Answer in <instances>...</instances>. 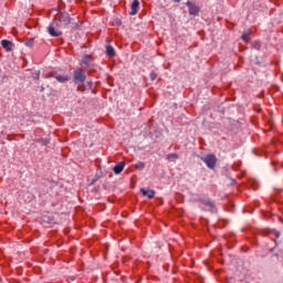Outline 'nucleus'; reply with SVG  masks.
<instances>
[{"label": "nucleus", "mask_w": 283, "mask_h": 283, "mask_svg": "<svg viewBox=\"0 0 283 283\" xmlns=\"http://www.w3.org/2000/svg\"><path fill=\"white\" fill-rule=\"evenodd\" d=\"M70 23H72L73 30H78L80 28L78 22H72V18L70 17V13L59 11L53 22H51V24L48 28V32L50 36H62L63 32L59 31L57 28H67Z\"/></svg>", "instance_id": "obj_1"}, {"label": "nucleus", "mask_w": 283, "mask_h": 283, "mask_svg": "<svg viewBox=\"0 0 283 283\" xmlns=\"http://www.w3.org/2000/svg\"><path fill=\"white\" fill-rule=\"evenodd\" d=\"M73 78L76 84L85 83V81L87 80V75H85V70L76 69L74 71Z\"/></svg>", "instance_id": "obj_2"}, {"label": "nucleus", "mask_w": 283, "mask_h": 283, "mask_svg": "<svg viewBox=\"0 0 283 283\" xmlns=\"http://www.w3.org/2000/svg\"><path fill=\"white\" fill-rule=\"evenodd\" d=\"M202 160L203 163H206L209 169H216V163H218V158L216 157V155H207L205 158H202Z\"/></svg>", "instance_id": "obj_3"}, {"label": "nucleus", "mask_w": 283, "mask_h": 283, "mask_svg": "<svg viewBox=\"0 0 283 283\" xmlns=\"http://www.w3.org/2000/svg\"><path fill=\"white\" fill-rule=\"evenodd\" d=\"M188 10H189V14L191 17H198V14H200V7H198L197 4H195V2L188 1L186 3Z\"/></svg>", "instance_id": "obj_4"}, {"label": "nucleus", "mask_w": 283, "mask_h": 283, "mask_svg": "<svg viewBox=\"0 0 283 283\" xmlns=\"http://www.w3.org/2000/svg\"><path fill=\"white\" fill-rule=\"evenodd\" d=\"M138 8H140V2L138 0H133L129 12L130 17L138 14Z\"/></svg>", "instance_id": "obj_5"}, {"label": "nucleus", "mask_w": 283, "mask_h": 283, "mask_svg": "<svg viewBox=\"0 0 283 283\" xmlns=\"http://www.w3.org/2000/svg\"><path fill=\"white\" fill-rule=\"evenodd\" d=\"M49 76L56 78L59 83H67V81H70V76L67 75H56V73H51Z\"/></svg>", "instance_id": "obj_6"}, {"label": "nucleus", "mask_w": 283, "mask_h": 283, "mask_svg": "<svg viewBox=\"0 0 283 283\" xmlns=\"http://www.w3.org/2000/svg\"><path fill=\"white\" fill-rule=\"evenodd\" d=\"M1 45L7 52H12V48H14V44L10 40H2Z\"/></svg>", "instance_id": "obj_7"}, {"label": "nucleus", "mask_w": 283, "mask_h": 283, "mask_svg": "<svg viewBox=\"0 0 283 283\" xmlns=\"http://www.w3.org/2000/svg\"><path fill=\"white\" fill-rule=\"evenodd\" d=\"M140 193L143 196H146V198H149V200H151V198H154L156 196V191H154V190H146L145 188L140 189Z\"/></svg>", "instance_id": "obj_8"}, {"label": "nucleus", "mask_w": 283, "mask_h": 283, "mask_svg": "<svg viewBox=\"0 0 283 283\" xmlns=\"http://www.w3.org/2000/svg\"><path fill=\"white\" fill-rule=\"evenodd\" d=\"M123 169H125V161L118 163V164L113 168V171H114V174L118 175V174H123Z\"/></svg>", "instance_id": "obj_9"}, {"label": "nucleus", "mask_w": 283, "mask_h": 283, "mask_svg": "<svg viewBox=\"0 0 283 283\" xmlns=\"http://www.w3.org/2000/svg\"><path fill=\"white\" fill-rule=\"evenodd\" d=\"M251 29H248L245 31H243L241 39L242 41H244L245 43H249V41H251Z\"/></svg>", "instance_id": "obj_10"}, {"label": "nucleus", "mask_w": 283, "mask_h": 283, "mask_svg": "<svg viewBox=\"0 0 283 283\" xmlns=\"http://www.w3.org/2000/svg\"><path fill=\"white\" fill-rule=\"evenodd\" d=\"M106 54L109 56V59H114V56H116V51L112 45L108 44L106 45Z\"/></svg>", "instance_id": "obj_11"}, {"label": "nucleus", "mask_w": 283, "mask_h": 283, "mask_svg": "<svg viewBox=\"0 0 283 283\" xmlns=\"http://www.w3.org/2000/svg\"><path fill=\"white\" fill-rule=\"evenodd\" d=\"M199 201H201L202 205H205L206 207H209L211 211H213V209H216L214 205L209 199H207V200L200 199Z\"/></svg>", "instance_id": "obj_12"}, {"label": "nucleus", "mask_w": 283, "mask_h": 283, "mask_svg": "<svg viewBox=\"0 0 283 283\" xmlns=\"http://www.w3.org/2000/svg\"><path fill=\"white\" fill-rule=\"evenodd\" d=\"M92 62V56L90 55H84L83 59H82V63L84 65H86V67H90V63Z\"/></svg>", "instance_id": "obj_13"}, {"label": "nucleus", "mask_w": 283, "mask_h": 283, "mask_svg": "<svg viewBox=\"0 0 283 283\" xmlns=\"http://www.w3.org/2000/svg\"><path fill=\"white\" fill-rule=\"evenodd\" d=\"M178 158H180V156H178L176 153L167 155V160H178Z\"/></svg>", "instance_id": "obj_14"}, {"label": "nucleus", "mask_w": 283, "mask_h": 283, "mask_svg": "<svg viewBox=\"0 0 283 283\" xmlns=\"http://www.w3.org/2000/svg\"><path fill=\"white\" fill-rule=\"evenodd\" d=\"M25 45H27L28 48H34V38L28 39V40L25 41Z\"/></svg>", "instance_id": "obj_15"}, {"label": "nucleus", "mask_w": 283, "mask_h": 283, "mask_svg": "<svg viewBox=\"0 0 283 283\" xmlns=\"http://www.w3.org/2000/svg\"><path fill=\"white\" fill-rule=\"evenodd\" d=\"M135 169H139V171H142V169H145V163L138 161V163L135 165Z\"/></svg>", "instance_id": "obj_16"}, {"label": "nucleus", "mask_w": 283, "mask_h": 283, "mask_svg": "<svg viewBox=\"0 0 283 283\" xmlns=\"http://www.w3.org/2000/svg\"><path fill=\"white\" fill-rule=\"evenodd\" d=\"M41 76V72L38 71L35 73H32V77L34 78V81H39V77Z\"/></svg>", "instance_id": "obj_17"}, {"label": "nucleus", "mask_w": 283, "mask_h": 283, "mask_svg": "<svg viewBox=\"0 0 283 283\" xmlns=\"http://www.w3.org/2000/svg\"><path fill=\"white\" fill-rule=\"evenodd\" d=\"M38 143H42V145H44V146L50 145V140L43 139V138L38 139Z\"/></svg>", "instance_id": "obj_18"}, {"label": "nucleus", "mask_w": 283, "mask_h": 283, "mask_svg": "<svg viewBox=\"0 0 283 283\" xmlns=\"http://www.w3.org/2000/svg\"><path fill=\"white\" fill-rule=\"evenodd\" d=\"M158 78V74L156 72L150 73V81H156Z\"/></svg>", "instance_id": "obj_19"}, {"label": "nucleus", "mask_w": 283, "mask_h": 283, "mask_svg": "<svg viewBox=\"0 0 283 283\" xmlns=\"http://www.w3.org/2000/svg\"><path fill=\"white\" fill-rule=\"evenodd\" d=\"M77 91L78 92H85V86L84 85H78Z\"/></svg>", "instance_id": "obj_20"}, {"label": "nucleus", "mask_w": 283, "mask_h": 283, "mask_svg": "<svg viewBox=\"0 0 283 283\" xmlns=\"http://www.w3.org/2000/svg\"><path fill=\"white\" fill-rule=\"evenodd\" d=\"M254 48H255L256 50H260V44H259V42H254Z\"/></svg>", "instance_id": "obj_21"}, {"label": "nucleus", "mask_w": 283, "mask_h": 283, "mask_svg": "<svg viewBox=\"0 0 283 283\" xmlns=\"http://www.w3.org/2000/svg\"><path fill=\"white\" fill-rule=\"evenodd\" d=\"M172 1H175V3H180V1H182V0H172Z\"/></svg>", "instance_id": "obj_22"}, {"label": "nucleus", "mask_w": 283, "mask_h": 283, "mask_svg": "<svg viewBox=\"0 0 283 283\" xmlns=\"http://www.w3.org/2000/svg\"><path fill=\"white\" fill-rule=\"evenodd\" d=\"M274 235L275 238H277L280 235V232H275Z\"/></svg>", "instance_id": "obj_23"}, {"label": "nucleus", "mask_w": 283, "mask_h": 283, "mask_svg": "<svg viewBox=\"0 0 283 283\" xmlns=\"http://www.w3.org/2000/svg\"><path fill=\"white\" fill-rule=\"evenodd\" d=\"M90 87H92V82H88Z\"/></svg>", "instance_id": "obj_24"}]
</instances>
